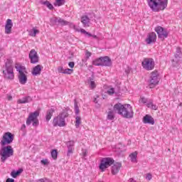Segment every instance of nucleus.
Returning <instances> with one entry per match:
<instances>
[{
    "label": "nucleus",
    "instance_id": "obj_1",
    "mask_svg": "<svg viewBox=\"0 0 182 182\" xmlns=\"http://www.w3.org/2000/svg\"><path fill=\"white\" fill-rule=\"evenodd\" d=\"M113 109L114 112H117L118 114L124 117V119H133L134 112L130 104L122 105V103L118 102L114 105Z\"/></svg>",
    "mask_w": 182,
    "mask_h": 182
},
{
    "label": "nucleus",
    "instance_id": "obj_2",
    "mask_svg": "<svg viewBox=\"0 0 182 182\" xmlns=\"http://www.w3.org/2000/svg\"><path fill=\"white\" fill-rule=\"evenodd\" d=\"M148 5L153 12L164 11L168 5V0H147Z\"/></svg>",
    "mask_w": 182,
    "mask_h": 182
},
{
    "label": "nucleus",
    "instance_id": "obj_3",
    "mask_svg": "<svg viewBox=\"0 0 182 182\" xmlns=\"http://www.w3.org/2000/svg\"><path fill=\"white\" fill-rule=\"evenodd\" d=\"M1 160L2 163L6 161L9 157L14 156V148L11 146H2L0 150Z\"/></svg>",
    "mask_w": 182,
    "mask_h": 182
},
{
    "label": "nucleus",
    "instance_id": "obj_4",
    "mask_svg": "<svg viewBox=\"0 0 182 182\" xmlns=\"http://www.w3.org/2000/svg\"><path fill=\"white\" fill-rule=\"evenodd\" d=\"M69 117V113L66 111L61 112L58 116L55 117L53 121V124L54 127H65L66 126V122H65V119Z\"/></svg>",
    "mask_w": 182,
    "mask_h": 182
},
{
    "label": "nucleus",
    "instance_id": "obj_5",
    "mask_svg": "<svg viewBox=\"0 0 182 182\" xmlns=\"http://www.w3.org/2000/svg\"><path fill=\"white\" fill-rule=\"evenodd\" d=\"M12 60L7 59L5 63L6 70H3V73L6 79L12 80L14 77H15V75H14V67L12 66Z\"/></svg>",
    "mask_w": 182,
    "mask_h": 182
},
{
    "label": "nucleus",
    "instance_id": "obj_6",
    "mask_svg": "<svg viewBox=\"0 0 182 182\" xmlns=\"http://www.w3.org/2000/svg\"><path fill=\"white\" fill-rule=\"evenodd\" d=\"M39 116V112L35 111L29 114L26 120L27 126H31V124L33 122V127H38L39 126V119L38 117Z\"/></svg>",
    "mask_w": 182,
    "mask_h": 182
},
{
    "label": "nucleus",
    "instance_id": "obj_7",
    "mask_svg": "<svg viewBox=\"0 0 182 182\" xmlns=\"http://www.w3.org/2000/svg\"><path fill=\"white\" fill-rule=\"evenodd\" d=\"M17 71L18 72V82L21 85H26V82H28V76L26 75V68L23 66H19L17 68Z\"/></svg>",
    "mask_w": 182,
    "mask_h": 182
},
{
    "label": "nucleus",
    "instance_id": "obj_8",
    "mask_svg": "<svg viewBox=\"0 0 182 182\" xmlns=\"http://www.w3.org/2000/svg\"><path fill=\"white\" fill-rule=\"evenodd\" d=\"M112 164H114V159L113 158L107 157L102 158L100 164V170L101 171H105L106 168L110 167Z\"/></svg>",
    "mask_w": 182,
    "mask_h": 182
},
{
    "label": "nucleus",
    "instance_id": "obj_9",
    "mask_svg": "<svg viewBox=\"0 0 182 182\" xmlns=\"http://www.w3.org/2000/svg\"><path fill=\"white\" fill-rule=\"evenodd\" d=\"M12 141H14V134L11 132H5L0 144L1 146H6V144H11Z\"/></svg>",
    "mask_w": 182,
    "mask_h": 182
},
{
    "label": "nucleus",
    "instance_id": "obj_10",
    "mask_svg": "<svg viewBox=\"0 0 182 182\" xmlns=\"http://www.w3.org/2000/svg\"><path fill=\"white\" fill-rule=\"evenodd\" d=\"M155 31L158 35V38L161 41H164V39L168 36V31H167V30L164 29V28L161 26L156 27Z\"/></svg>",
    "mask_w": 182,
    "mask_h": 182
},
{
    "label": "nucleus",
    "instance_id": "obj_11",
    "mask_svg": "<svg viewBox=\"0 0 182 182\" xmlns=\"http://www.w3.org/2000/svg\"><path fill=\"white\" fill-rule=\"evenodd\" d=\"M159 76V73L157 71H154L151 73L149 80V86L151 88L154 87L156 85H159V82H160Z\"/></svg>",
    "mask_w": 182,
    "mask_h": 182
},
{
    "label": "nucleus",
    "instance_id": "obj_12",
    "mask_svg": "<svg viewBox=\"0 0 182 182\" xmlns=\"http://www.w3.org/2000/svg\"><path fill=\"white\" fill-rule=\"evenodd\" d=\"M154 60L153 58H145L142 62L144 69L146 70H153L154 69Z\"/></svg>",
    "mask_w": 182,
    "mask_h": 182
},
{
    "label": "nucleus",
    "instance_id": "obj_13",
    "mask_svg": "<svg viewBox=\"0 0 182 182\" xmlns=\"http://www.w3.org/2000/svg\"><path fill=\"white\" fill-rule=\"evenodd\" d=\"M50 23L52 25H60V26H66L69 25V22L63 20L60 17H53L50 18Z\"/></svg>",
    "mask_w": 182,
    "mask_h": 182
},
{
    "label": "nucleus",
    "instance_id": "obj_14",
    "mask_svg": "<svg viewBox=\"0 0 182 182\" xmlns=\"http://www.w3.org/2000/svg\"><path fill=\"white\" fill-rule=\"evenodd\" d=\"M157 39V35L156 33L152 32L148 34V37L146 38V42L148 45H151V43H154L156 40Z\"/></svg>",
    "mask_w": 182,
    "mask_h": 182
},
{
    "label": "nucleus",
    "instance_id": "obj_15",
    "mask_svg": "<svg viewBox=\"0 0 182 182\" xmlns=\"http://www.w3.org/2000/svg\"><path fill=\"white\" fill-rule=\"evenodd\" d=\"M120 168H122V162H117L114 163L113 166H112V174H113V176H116V174H117V173H119V171H120Z\"/></svg>",
    "mask_w": 182,
    "mask_h": 182
},
{
    "label": "nucleus",
    "instance_id": "obj_16",
    "mask_svg": "<svg viewBox=\"0 0 182 182\" xmlns=\"http://www.w3.org/2000/svg\"><path fill=\"white\" fill-rule=\"evenodd\" d=\"M12 26H14L12 20L9 19V18L7 19L6 23L5 26V33H6L7 35H9V33H11V32H12Z\"/></svg>",
    "mask_w": 182,
    "mask_h": 182
},
{
    "label": "nucleus",
    "instance_id": "obj_17",
    "mask_svg": "<svg viewBox=\"0 0 182 182\" xmlns=\"http://www.w3.org/2000/svg\"><path fill=\"white\" fill-rule=\"evenodd\" d=\"M66 146L68 149L67 152L68 157L70 156V154H73V147L75 146V141H69L66 142Z\"/></svg>",
    "mask_w": 182,
    "mask_h": 182
},
{
    "label": "nucleus",
    "instance_id": "obj_18",
    "mask_svg": "<svg viewBox=\"0 0 182 182\" xmlns=\"http://www.w3.org/2000/svg\"><path fill=\"white\" fill-rule=\"evenodd\" d=\"M143 123H144V124H154V118L146 114L143 117Z\"/></svg>",
    "mask_w": 182,
    "mask_h": 182
},
{
    "label": "nucleus",
    "instance_id": "obj_19",
    "mask_svg": "<svg viewBox=\"0 0 182 182\" xmlns=\"http://www.w3.org/2000/svg\"><path fill=\"white\" fill-rule=\"evenodd\" d=\"M101 66H110L112 65V59L108 56L101 57Z\"/></svg>",
    "mask_w": 182,
    "mask_h": 182
},
{
    "label": "nucleus",
    "instance_id": "obj_20",
    "mask_svg": "<svg viewBox=\"0 0 182 182\" xmlns=\"http://www.w3.org/2000/svg\"><path fill=\"white\" fill-rule=\"evenodd\" d=\"M42 72V66L41 65H37L36 67L33 68L32 71L33 76H38Z\"/></svg>",
    "mask_w": 182,
    "mask_h": 182
},
{
    "label": "nucleus",
    "instance_id": "obj_21",
    "mask_svg": "<svg viewBox=\"0 0 182 182\" xmlns=\"http://www.w3.org/2000/svg\"><path fill=\"white\" fill-rule=\"evenodd\" d=\"M81 22L84 27H89V23H90V18H89L87 16H83L81 17Z\"/></svg>",
    "mask_w": 182,
    "mask_h": 182
},
{
    "label": "nucleus",
    "instance_id": "obj_22",
    "mask_svg": "<svg viewBox=\"0 0 182 182\" xmlns=\"http://www.w3.org/2000/svg\"><path fill=\"white\" fill-rule=\"evenodd\" d=\"M53 113H55V109L51 108L47 110L46 114V122H49L50 119H52V116H53Z\"/></svg>",
    "mask_w": 182,
    "mask_h": 182
},
{
    "label": "nucleus",
    "instance_id": "obj_23",
    "mask_svg": "<svg viewBox=\"0 0 182 182\" xmlns=\"http://www.w3.org/2000/svg\"><path fill=\"white\" fill-rule=\"evenodd\" d=\"M88 83L90 84V87L91 89H95L96 87V82H95V75H92L88 79Z\"/></svg>",
    "mask_w": 182,
    "mask_h": 182
},
{
    "label": "nucleus",
    "instance_id": "obj_24",
    "mask_svg": "<svg viewBox=\"0 0 182 182\" xmlns=\"http://www.w3.org/2000/svg\"><path fill=\"white\" fill-rule=\"evenodd\" d=\"M180 55H181V48L180 47L176 48V51L175 54V60H173V62H178L180 60Z\"/></svg>",
    "mask_w": 182,
    "mask_h": 182
},
{
    "label": "nucleus",
    "instance_id": "obj_25",
    "mask_svg": "<svg viewBox=\"0 0 182 182\" xmlns=\"http://www.w3.org/2000/svg\"><path fill=\"white\" fill-rule=\"evenodd\" d=\"M30 102H32V97H31V96H27L21 100H18V103L20 104L29 103Z\"/></svg>",
    "mask_w": 182,
    "mask_h": 182
},
{
    "label": "nucleus",
    "instance_id": "obj_26",
    "mask_svg": "<svg viewBox=\"0 0 182 182\" xmlns=\"http://www.w3.org/2000/svg\"><path fill=\"white\" fill-rule=\"evenodd\" d=\"M22 171H23V169L22 168H20L18 169V171H11V177H13V178H16V177H18V176H20L21 173H22Z\"/></svg>",
    "mask_w": 182,
    "mask_h": 182
},
{
    "label": "nucleus",
    "instance_id": "obj_27",
    "mask_svg": "<svg viewBox=\"0 0 182 182\" xmlns=\"http://www.w3.org/2000/svg\"><path fill=\"white\" fill-rule=\"evenodd\" d=\"M129 157L132 163H137V151H134L129 154Z\"/></svg>",
    "mask_w": 182,
    "mask_h": 182
},
{
    "label": "nucleus",
    "instance_id": "obj_28",
    "mask_svg": "<svg viewBox=\"0 0 182 182\" xmlns=\"http://www.w3.org/2000/svg\"><path fill=\"white\" fill-rule=\"evenodd\" d=\"M41 4H42V5H45L46 6H47L48 9H50V10L53 9V5H52V4L49 2V1H41Z\"/></svg>",
    "mask_w": 182,
    "mask_h": 182
},
{
    "label": "nucleus",
    "instance_id": "obj_29",
    "mask_svg": "<svg viewBox=\"0 0 182 182\" xmlns=\"http://www.w3.org/2000/svg\"><path fill=\"white\" fill-rule=\"evenodd\" d=\"M95 66H102V57H100L92 62Z\"/></svg>",
    "mask_w": 182,
    "mask_h": 182
},
{
    "label": "nucleus",
    "instance_id": "obj_30",
    "mask_svg": "<svg viewBox=\"0 0 182 182\" xmlns=\"http://www.w3.org/2000/svg\"><path fill=\"white\" fill-rule=\"evenodd\" d=\"M81 124H82V118L77 115L75 117V127L77 129Z\"/></svg>",
    "mask_w": 182,
    "mask_h": 182
},
{
    "label": "nucleus",
    "instance_id": "obj_31",
    "mask_svg": "<svg viewBox=\"0 0 182 182\" xmlns=\"http://www.w3.org/2000/svg\"><path fill=\"white\" fill-rule=\"evenodd\" d=\"M74 107L75 114H79V113H80V110L79 109V105H77V101H76V100H74Z\"/></svg>",
    "mask_w": 182,
    "mask_h": 182
},
{
    "label": "nucleus",
    "instance_id": "obj_32",
    "mask_svg": "<svg viewBox=\"0 0 182 182\" xmlns=\"http://www.w3.org/2000/svg\"><path fill=\"white\" fill-rule=\"evenodd\" d=\"M51 157L53 160H56L58 159V149H53L51 151Z\"/></svg>",
    "mask_w": 182,
    "mask_h": 182
},
{
    "label": "nucleus",
    "instance_id": "obj_33",
    "mask_svg": "<svg viewBox=\"0 0 182 182\" xmlns=\"http://www.w3.org/2000/svg\"><path fill=\"white\" fill-rule=\"evenodd\" d=\"M29 58H36L38 57V53L36 52V50H35V49H32L30 53H29Z\"/></svg>",
    "mask_w": 182,
    "mask_h": 182
},
{
    "label": "nucleus",
    "instance_id": "obj_34",
    "mask_svg": "<svg viewBox=\"0 0 182 182\" xmlns=\"http://www.w3.org/2000/svg\"><path fill=\"white\" fill-rule=\"evenodd\" d=\"M107 119L108 120H113V119H114V114L113 112V110H110L108 112Z\"/></svg>",
    "mask_w": 182,
    "mask_h": 182
},
{
    "label": "nucleus",
    "instance_id": "obj_35",
    "mask_svg": "<svg viewBox=\"0 0 182 182\" xmlns=\"http://www.w3.org/2000/svg\"><path fill=\"white\" fill-rule=\"evenodd\" d=\"M29 58L31 60V63H33V65H35V63H38V62H39V57H31Z\"/></svg>",
    "mask_w": 182,
    "mask_h": 182
},
{
    "label": "nucleus",
    "instance_id": "obj_36",
    "mask_svg": "<svg viewBox=\"0 0 182 182\" xmlns=\"http://www.w3.org/2000/svg\"><path fill=\"white\" fill-rule=\"evenodd\" d=\"M72 72H73V69L67 68L64 70V75H72Z\"/></svg>",
    "mask_w": 182,
    "mask_h": 182
},
{
    "label": "nucleus",
    "instance_id": "obj_37",
    "mask_svg": "<svg viewBox=\"0 0 182 182\" xmlns=\"http://www.w3.org/2000/svg\"><path fill=\"white\" fill-rule=\"evenodd\" d=\"M55 2L58 6H62V5H65V0H55Z\"/></svg>",
    "mask_w": 182,
    "mask_h": 182
},
{
    "label": "nucleus",
    "instance_id": "obj_38",
    "mask_svg": "<svg viewBox=\"0 0 182 182\" xmlns=\"http://www.w3.org/2000/svg\"><path fill=\"white\" fill-rule=\"evenodd\" d=\"M108 95H110V96L114 95V93H116V92H114V88H110L108 91H107Z\"/></svg>",
    "mask_w": 182,
    "mask_h": 182
},
{
    "label": "nucleus",
    "instance_id": "obj_39",
    "mask_svg": "<svg viewBox=\"0 0 182 182\" xmlns=\"http://www.w3.org/2000/svg\"><path fill=\"white\" fill-rule=\"evenodd\" d=\"M91 56H92V53L87 50L85 53L86 59H89Z\"/></svg>",
    "mask_w": 182,
    "mask_h": 182
},
{
    "label": "nucleus",
    "instance_id": "obj_40",
    "mask_svg": "<svg viewBox=\"0 0 182 182\" xmlns=\"http://www.w3.org/2000/svg\"><path fill=\"white\" fill-rule=\"evenodd\" d=\"M41 164H43L44 166H48V164H49L48 159L41 160Z\"/></svg>",
    "mask_w": 182,
    "mask_h": 182
},
{
    "label": "nucleus",
    "instance_id": "obj_41",
    "mask_svg": "<svg viewBox=\"0 0 182 182\" xmlns=\"http://www.w3.org/2000/svg\"><path fill=\"white\" fill-rule=\"evenodd\" d=\"M33 33L31 35L32 36H36V33H39V30H36V28H33Z\"/></svg>",
    "mask_w": 182,
    "mask_h": 182
},
{
    "label": "nucleus",
    "instance_id": "obj_42",
    "mask_svg": "<svg viewBox=\"0 0 182 182\" xmlns=\"http://www.w3.org/2000/svg\"><path fill=\"white\" fill-rule=\"evenodd\" d=\"M58 73H63V72H65L63 67H58Z\"/></svg>",
    "mask_w": 182,
    "mask_h": 182
},
{
    "label": "nucleus",
    "instance_id": "obj_43",
    "mask_svg": "<svg viewBox=\"0 0 182 182\" xmlns=\"http://www.w3.org/2000/svg\"><path fill=\"white\" fill-rule=\"evenodd\" d=\"M68 66H70L71 69H73V68H75V62H70Z\"/></svg>",
    "mask_w": 182,
    "mask_h": 182
},
{
    "label": "nucleus",
    "instance_id": "obj_44",
    "mask_svg": "<svg viewBox=\"0 0 182 182\" xmlns=\"http://www.w3.org/2000/svg\"><path fill=\"white\" fill-rule=\"evenodd\" d=\"M146 178L147 180H151V178H152L151 173H147Z\"/></svg>",
    "mask_w": 182,
    "mask_h": 182
},
{
    "label": "nucleus",
    "instance_id": "obj_45",
    "mask_svg": "<svg viewBox=\"0 0 182 182\" xmlns=\"http://www.w3.org/2000/svg\"><path fill=\"white\" fill-rule=\"evenodd\" d=\"M80 32H81V33H83L85 36H86V35L87 33V31H86V30H85L83 28L80 29Z\"/></svg>",
    "mask_w": 182,
    "mask_h": 182
},
{
    "label": "nucleus",
    "instance_id": "obj_46",
    "mask_svg": "<svg viewBox=\"0 0 182 182\" xmlns=\"http://www.w3.org/2000/svg\"><path fill=\"white\" fill-rule=\"evenodd\" d=\"M141 103H147V99H146L145 97H141Z\"/></svg>",
    "mask_w": 182,
    "mask_h": 182
},
{
    "label": "nucleus",
    "instance_id": "obj_47",
    "mask_svg": "<svg viewBox=\"0 0 182 182\" xmlns=\"http://www.w3.org/2000/svg\"><path fill=\"white\" fill-rule=\"evenodd\" d=\"M87 156V151L86 150H82V156L86 157Z\"/></svg>",
    "mask_w": 182,
    "mask_h": 182
},
{
    "label": "nucleus",
    "instance_id": "obj_48",
    "mask_svg": "<svg viewBox=\"0 0 182 182\" xmlns=\"http://www.w3.org/2000/svg\"><path fill=\"white\" fill-rule=\"evenodd\" d=\"M6 182H15V179L8 178L6 180Z\"/></svg>",
    "mask_w": 182,
    "mask_h": 182
},
{
    "label": "nucleus",
    "instance_id": "obj_49",
    "mask_svg": "<svg viewBox=\"0 0 182 182\" xmlns=\"http://www.w3.org/2000/svg\"><path fill=\"white\" fill-rule=\"evenodd\" d=\"M151 109L152 110H157V105L152 104Z\"/></svg>",
    "mask_w": 182,
    "mask_h": 182
},
{
    "label": "nucleus",
    "instance_id": "obj_50",
    "mask_svg": "<svg viewBox=\"0 0 182 182\" xmlns=\"http://www.w3.org/2000/svg\"><path fill=\"white\" fill-rule=\"evenodd\" d=\"M152 106H153V102H149L147 104V107H150L151 109Z\"/></svg>",
    "mask_w": 182,
    "mask_h": 182
},
{
    "label": "nucleus",
    "instance_id": "obj_51",
    "mask_svg": "<svg viewBox=\"0 0 182 182\" xmlns=\"http://www.w3.org/2000/svg\"><path fill=\"white\" fill-rule=\"evenodd\" d=\"M44 182H51V181L48 178H44Z\"/></svg>",
    "mask_w": 182,
    "mask_h": 182
},
{
    "label": "nucleus",
    "instance_id": "obj_52",
    "mask_svg": "<svg viewBox=\"0 0 182 182\" xmlns=\"http://www.w3.org/2000/svg\"><path fill=\"white\" fill-rule=\"evenodd\" d=\"M85 36H89V38L92 37V33L87 32V34H85Z\"/></svg>",
    "mask_w": 182,
    "mask_h": 182
},
{
    "label": "nucleus",
    "instance_id": "obj_53",
    "mask_svg": "<svg viewBox=\"0 0 182 182\" xmlns=\"http://www.w3.org/2000/svg\"><path fill=\"white\" fill-rule=\"evenodd\" d=\"M24 129H26V125L23 124V125L21 126V130H24Z\"/></svg>",
    "mask_w": 182,
    "mask_h": 182
},
{
    "label": "nucleus",
    "instance_id": "obj_54",
    "mask_svg": "<svg viewBox=\"0 0 182 182\" xmlns=\"http://www.w3.org/2000/svg\"><path fill=\"white\" fill-rule=\"evenodd\" d=\"M12 100V96L9 95V96H8V100Z\"/></svg>",
    "mask_w": 182,
    "mask_h": 182
},
{
    "label": "nucleus",
    "instance_id": "obj_55",
    "mask_svg": "<svg viewBox=\"0 0 182 182\" xmlns=\"http://www.w3.org/2000/svg\"><path fill=\"white\" fill-rule=\"evenodd\" d=\"M38 181L40 182H45V179L44 178H41L38 180Z\"/></svg>",
    "mask_w": 182,
    "mask_h": 182
},
{
    "label": "nucleus",
    "instance_id": "obj_56",
    "mask_svg": "<svg viewBox=\"0 0 182 182\" xmlns=\"http://www.w3.org/2000/svg\"><path fill=\"white\" fill-rule=\"evenodd\" d=\"M92 38H94V39H97V36L95 35H92Z\"/></svg>",
    "mask_w": 182,
    "mask_h": 182
},
{
    "label": "nucleus",
    "instance_id": "obj_57",
    "mask_svg": "<svg viewBox=\"0 0 182 182\" xmlns=\"http://www.w3.org/2000/svg\"><path fill=\"white\" fill-rule=\"evenodd\" d=\"M94 102L97 103V100L96 98L94 100Z\"/></svg>",
    "mask_w": 182,
    "mask_h": 182
},
{
    "label": "nucleus",
    "instance_id": "obj_58",
    "mask_svg": "<svg viewBox=\"0 0 182 182\" xmlns=\"http://www.w3.org/2000/svg\"><path fill=\"white\" fill-rule=\"evenodd\" d=\"M3 55H4V53H1V54H0V57H1V56H3Z\"/></svg>",
    "mask_w": 182,
    "mask_h": 182
},
{
    "label": "nucleus",
    "instance_id": "obj_59",
    "mask_svg": "<svg viewBox=\"0 0 182 182\" xmlns=\"http://www.w3.org/2000/svg\"><path fill=\"white\" fill-rule=\"evenodd\" d=\"M74 29H76V26H73Z\"/></svg>",
    "mask_w": 182,
    "mask_h": 182
},
{
    "label": "nucleus",
    "instance_id": "obj_60",
    "mask_svg": "<svg viewBox=\"0 0 182 182\" xmlns=\"http://www.w3.org/2000/svg\"><path fill=\"white\" fill-rule=\"evenodd\" d=\"M129 180H131V181H133L134 179L133 178H130Z\"/></svg>",
    "mask_w": 182,
    "mask_h": 182
},
{
    "label": "nucleus",
    "instance_id": "obj_61",
    "mask_svg": "<svg viewBox=\"0 0 182 182\" xmlns=\"http://www.w3.org/2000/svg\"><path fill=\"white\" fill-rule=\"evenodd\" d=\"M180 105L182 106V103H181Z\"/></svg>",
    "mask_w": 182,
    "mask_h": 182
},
{
    "label": "nucleus",
    "instance_id": "obj_62",
    "mask_svg": "<svg viewBox=\"0 0 182 182\" xmlns=\"http://www.w3.org/2000/svg\"><path fill=\"white\" fill-rule=\"evenodd\" d=\"M55 6H56V4H54Z\"/></svg>",
    "mask_w": 182,
    "mask_h": 182
}]
</instances>
